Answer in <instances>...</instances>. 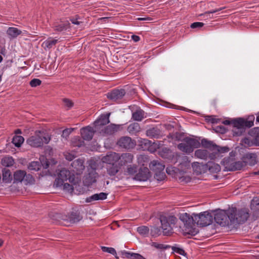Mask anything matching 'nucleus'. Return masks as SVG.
<instances>
[{"label":"nucleus","mask_w":259,"mask_h":259,"mask_svg":"<svg viewBox=\"0 0 259 259\" xmlns=\"http://www.w3.org/2000/svg\"><path fill=\"white\" fill-rule=\"evenodd\" d=\"M124 90H114L112 92L107 94V97L114 101L121 99L125 95Z\"/></svg>","instance_id":"obj_19"},{"label":"nucleus","mask_w":259,"mask_h":259,"mask_svg":"<svg viewBox=\"0 0 259 259\" xmlns=\"http://www.w3.org/2000/svg\"><path fill=\"white\" fill-rule=\"evenodd\" d=\"M149 167L150 169L152 170L155 171V173L163 172L165 167L163 164L156 160H153V161L151 162L149 164Z\"/></svg>","instance_id":"obj_24"},{"label":"nucleus","mask_w":259,"mask_h":259,"mask_svg":"<svg viewBox=\"0 0 259 259\" xmlns=\"http://www.w3.org/2000/svg\"><path fill=\"white\" fill-rule=\"evenodd\" d=\"M201 144L203 147L208 148L213 151H214L216 146L212 141H208L205 139H203L201 140Z\"/></svg>","instance_id":"obj_33"},{"label":"nucleus","mask_w":259,"mask_h":259,"mask_svg":"<svg viewBox=\"0 0 259 259\" xmlns=\"http://www.w3.org/2000/svg\"><path fill=\"white\" fill-rule=\"evenodd\" d=\"M243 160L245 163V165L248 164L252 166L254 165L256 163V155L254 154H246L243 157Z\"/></svg>","instance_id":"obj_26"},{"label":"nucleus","mask_w":259,"mask_h":259,"mask_svg":"<svg viewBox=\"0 0 259 259\" xmlns=\"http://www.w3.org/2000/svg\"><path fill=\"white\" fill-rule=\"evenodd\" d=\"M200 143L196 140L186 137L178 145V148L181 151L187 154L192 152L195 148L199 147Z\"/></svg>","instance_id":"obj_6"},{"label":"nucleus","mask_w":259,"mask_h":259,"mask_svg":"<svg viewBox=\"0 0 259 259\" xmlns=\"http://www.w3.org/2000/svg\"><path fill=\"white\" fill-rule=\"evenodd\" d=\"M174 251L181 255H183L184 256L186 255V253L185 252V250L182 248H176L175 249H174Z\"/></svg>","instance_id":"obj_59"},{"label":"nucleus","mask_w":259,"mask_h":259,"mask_svg":"<svg viewBox=\"0 0 259 259\" xmlns=\"http://www.w3.org/2000/svg\"><path fill=\"white\" fill-rule=\"evenodd\" d=\"M160 232V230L157 227H153L151 229V233L152 235H155L158 234Z\"/></svg>","instance_id":"obj_60"},{"label":"nucleus","mask_w":259,"mask_h":259,"mask_svg":"<svg viewBox=\"0 0 259 259\" xmlns=\"http://www.w3.org/2000/svg\"><path fill=\"white\" fill-rule=\"evenodd\" d=\"M204 25V23L202 22H194L191 24V28H200L202 27Z\"/></svg>","instance_id":"obj_58"},{"label":"nucleus","mask_w":259,"mask_h":259,"mask_svg":"<svg viewBox=\"0 0 259 259\" xmlns=\"http://www.w3.org/2000/svg\"><path fill=\"white\" fill-rule=\"evenodd\" d=\"M72 144L74 147H80L84 144V142L78 137H74L72 140Z\"/></svg>","instance_id":"obj_42"},{"label":"nucleus","mask_w":259,"mask_h":259,"mask_svg":"<svg viewBox=\"0 0 259 259\" xmlns=\"http://www.w3.org/2000/svg\"><path fill=\"white\" fill-rule=\"evenodd\" d=\"M41 81L37 78H34L30 81V85L31 87H36L40 85Z\"/></svg>","instance_id":"obj_51"},{"label":"nucleus","mask_w":259,"mask_h":259,"mask_svg":"<svg viewBox=\"0 0 259 259\" xmlns=\"http://www.w3.org/2000/svg\"><path fill=\"white\" fill-rule=\"evenodd\" d=\"M150 177L149 169L147 167H143L139 168L134 179L139 181H146Z\"/></svg>","instance_id":"obj_15"},{"label":"nucleus","mask_w":259,"mask_h":259,"mask_svg":"<svg viewBox=\"0 0 259 259\" xmlns=\"http://www.w3.org/2000/svg\"><path fill=\"white\" fill-rule=\"evenodd\" d=\"M162 233L164 235H170L172 233L173 226L176 224L177 219L172 215H161L160 217Z\"/></svg>","instance_id":"obj_4"},{"label":"nucleus","mask_w":259,"mask_h":259,"mask_svg":"<svg viewBox=\"0 0 259 259\" xmlns=\"http://www.w3.org/2000/svg\"><path fill=\"white\" fill-rule=\"evenodd\" d=\"M229 151V148L228 147H219L216 145L212 153L215 156V158H216L220 156V154L227 153Z\"/></svg>","instance_id":"obj_32"},{"label":"nucleus","mask_w":259,"mask_h":259,"mask_svg":"<svg viewBox=\"0 0 259 259\" xmlns=\"http://www.w3.org/2000/svg\"><path fill=\"white\" fill-rule=\"evenodd\" d=\"M195 156L198 158L201 159L206 160L207 158L210 159L215 158V156L213 155V153H209V152L204 149H198L195 152Z\"/></svg>","instance_id":"obj_20"},{"label":"nucleus","mask_w":259,"mask_h":259,"mask_svg":"<svg viewBox=\"0 0 259 259\" xmlns=\"http://www.w3.org/2000/svg\"><path fill=\"white\" fill-rule=\"evenodd\" d=\"M21 32H22L20 29H18L17 28L12 27H9L6 31L7 34L11 39L17 37L21 33Z\"/></svg>","instance_id":"obj_27"},{"label":"nucleus","mask_w":259,"mask_h":259,"mask_svg":"<svg viewBox=\"0 0 259 259\" xmlns=\"http://www.w3.org/2000/svg\"><path fill=\"white\" fill-rule=\"evenodd\" d=\"M106 168L107 174L110 176H114L119 171L120 165L116 164H109Z\"/></svg>","instance_id":"obj_28"},{"label":"nucleus","mask_w":259,"mask_h":259,"mask_svg":"<svg viewBox=\"0 0 259 259\" xmlns=\"http://www.w3.org/2000/svg\"><path fill=\"white\" fill-rule=\"evenodd\" d=\"M255 205H259V198H254L251 201V206L252 207Z\"/></svg>","instance_id":"obj_61"},{"label":"nucleus","mask_w":259,"mask_h":259,"mask_svg":"<svg viewBox=\"0 0 259 259\" xmlns=\"http://www.w3.org/2000/svg\"><path fill=\"white\" fill-rule=\"evenodd\" d=\"M73 131V128H66L63 131L62 137L67 139Z\"/></svg>","instance_id":"obj_54"},{"label":"nucleus","mask_w":259,"mask_h":259,"mask_svg":"<svg viewBox=\"0 0 259 259\" xmlns=\"http://www.w3.org/2000/svg\"><path fill=\"white\" fill-rule=\"evenodd\" d=\"M64 156L66 159L69 161L73 160L75 157V155L74 154L69 152L65 153Z\"/></svg>","instance_id":"obj_57"},{"label":"nucleus","mask_w":259,"mask_h":259,"mask_svg":"<svg viewBox=\"0 0 259 259\" xmlns=\"http://www.w3.org/2000/svg\"><path fill=\"white\" fill-rule=\"evenodd\" d=\"M223 162L225 168L228 171L240 170L246 166L243 159V161H235L231 158H228L224 159Z\"/></svg>","instance_id":"obj_9"},{"label":"nucleus","mask_w":259,"mask_h":259,"mask_svg":"<svg viewBox=\"0 0 259 259\" xmlns=\"http://www.w3.org/2000/svg\"><path fill=\"white\" fill-rule=\"evenodd\" d=\"M194 213L190 215L187 213H182L180 214V220L184 223L185 231L187 233L195 235L198 233V231L193 228L195 223Z\"/></svg>","instance_id":"obj_5"},{"label":"nucleus","mask_w":259,"mask_h":259,"mask_svg":"<svg viewBox=\"0 0 259 259\" xmlns=\"http://www.w3.org/2000/svg\"><path fill=\"white\" fill-rule=\"evenodd\" d=\"M3 180L5 183H10L12 180V176L9 169L5 168L3 170Z\"/></svg>","instance_id":"obj_35"},{"label":"nucleus","mask_w":259,"mask_h":259,"mask_svg":"<svg viewBox=\"0 0 259 259\" xmlns=\"http://www.w3.org/2000/svg\"><path fill=\"white\" fill-rule=\"evenodd\" d=\"M213 217L208 211L194 214L195 223L201 226H206L212 222Z\"/></svg>","instance_id":"obj_7"},{"label":"nucleus","mask_w":259,"mask_h":259,"mask_svg":"<svg viewBox=\"0 0 259 259\" xmlns=\"http://www.w3.org/2000/svg\"><path fill=\"white\" fill-rule=\"evenodd\" d=\"M132 117L134 120L141 121L145 117V112L141 109H138L133 113Z\"/></svg>","instance_id":"obj_31"},{"label":"nucleus","mask_w":259,"mask_h":259,"mask_svg":"<svg viewBox=\"0 0 259 259\" xmlns=\"http://www.w3.org/2000/svg\"><path fill=\"white\" fill-rule=\"evenodd\" d=\"M80 178L75 177L74 174L65 169H61L55 180L54 185L57 187L63 186L64 191L71 193L73 191V186L80 182Z\"/></svg>","instance_id":"obj_1"},{"label":"nucleus","mask_w":259,"mask_h":259,"mask_svg":"<svg viewBox=\"0 0 259 259\" xmlns=\"http://www.w3.org/2000/svg\"><path fill=\"white\" fill-rule=\"evenodd\" d=\"M84 161L82 159H77L74 160L71 164V166L72 167V170L73 171V174L75 176V177H78V175L82 172L83 170L84 169Z\"/></svg>","instance_id":"obj_13"},{"label":"nucleus","mask_w":259,"mask_h":259,"mask_svg":"<svg viewBox=\"0 0 259 259\" xmlns=\"http://www.w3.org/2000/svg\"><path fill=\"white\" fill-rule=\"evenodd\" d=\"M223 123L225 125H229L230 124H232V121L226 120L223 121Z\"/></svg>","instance_id":"obj_64"},{"label":"nucleus","mask_w":259,"mask_h":259,"mask_svg":"<svg viewBox=\"0 0 259 259\" xmlns=\"http://www.w3.org/2000/svg\"><path fill=\"white\" fill-rule=\"evenodd\" d=\"M223 9V8H221L219 9H217L213 10L211 11H207V12H205L203 14H201L199 16L202 17L205 20L211 19V18H212V17L210 16L211 14H213L215 12L220 11L222 10Z\"/></svg>","instance_id":"obj_40"},{"label":"nucleus","mask_w":259,"mask_h":259,"mask_svg":"<svg viewBox=\"0 0 259 259\" xmlns=\"http://www.w3.org/2000/svg\"><path fill=\"white\" fill-rule=\"evenodd\" d=\"M80 220L79 216H77L76 218H74L73 219L71 220L73 223H76L78 222Z\"/></svg>","instance_id":"obj_63"},{"label":"nucleus","mask_w":259,"mask_h":259,"mask_svg":"<svg viewBox=\"0 0 259 259\" xmlns=\"http://www.w3.org/2000/svg\"><path fill=\"white\" fill-rule=\"evenodd\" d=\"M58 42V39L52 37H49L42 44V47L45 50L50 49Z\"/></svg>","instance_id":"obj_29"},{"label":"nucleus","mask_w":259,"mask_h":259,"mask_svg":"<svg viewBox=\"0 0 259 259\" xmlns=\"http://www.w3.org/2000/svg\"><path fill=\"white\" fill-rule=\"evenodd\" d=\"M146 135L150 138H158L157 130L155 128H150L147 131Z\"/></svg>","instance_id":"obj_43"},{"label":"nucleus","mask_w":259,"mask_h":259,"mask_svg":"<svg viewBox=\"0 0 259 259\" xmlns=\"http://www.w3.org/2000/svg\"><path fill=\"white\" fill-rule=\"evenodd\" d=\"M98 177V174L95 170V167L92 166V169L90 170L88 174L84 177L83 183L85 185L90 186L96 182Z\"/></svg>","instance_id":"obj_14"},{"label":"nucleus","mask_w":259,"mask_h":259,"mask_svg":"<svg viewBox=\"0 0 259 259\" xmlns=\"http://www.w3.org/2000/svg\"><path fill=\"white\" fill-rule=\"evenodd\" d=\"M120 129V125L119 124H110L108 126L104 127L100 131L99 134L101 136H105L114 134Z\"/></svg>","instance_id":"obj_16"},{"label":"nucleus","mask_w":259,"mask_h":259,"mask_svg":"<svg viewBox=\"0 0 259 259\" xmlns=\"http://www.w3.org/2000/svg\"><path fill=\"white\" fill-rule=\"evenodd\" d=\"M107 194L104 192L97 193L93 195L90 197L88 198L87 201L88 202H91L93 200H104L106 199Z\"/></svg>","instance_id":"obj_30"},{"label":"nucleus","mask_w":259,"mask_h":259,"mask_svg":"<svg viewBox=\"0 0 259 259\" xmlns=\"http://www.w3.org/2000/svg\"><path fill=\"white\" fill-rule=\"evenodd\" d=\"M150 245L158 249H165L169 247L168 245L160 244L156 242H152Z\"/></svg>","instance_id":"obj_44"},{"label":"nucleus","mask_w":259,"mask_h":259,"mask_svg":"<svg viewBox=\"0 0 259 259\" xmlns=\"http://www.w3.org/2000/svg\"><path fill=\"white\" fill-rule=\"evenodd\" d=\"M14 163V160L12 157L7 156L2 159V164L6 167L12 166Z\"/></svg>","instance_id":"obj_37"},{"label":"nucleus","mask_w":259,"mask_h":259,"mask_svg":"<svg viewBox=\"0 0 259 259\" xmlns=\"http://www.w3.org/2000/svg\"><path fill=\"white\" fill-rule=\"evenodd\" d=\"M63 101L64 106L67 107L68 109L71 108L73 106V103L72 102V101L70 100L69 99H64Z\"/></svg>","instance_id":"obj_56"},{"label":"nucleus","mask_w":259,"mask_h":259,"mask_svg":"<svg viewBox=\"0 0 259 259\" xmlns=\"http://www.w3.org/2000/svg\"><path fill=\"white\" fill-rule=\"evenodd\" d=\"M244 129L238 128H233L232 130V132L233 133V135L236 136H239L242 135V134L244 132Z\"/></svg>","instance_id":"obj_53"},{"label":"nucleus","mask_w":259,"mask_h":259,"mask_svg":"<svg viewBox=\"0 0 259 259\" xmlns=\"http://www.w3.org/2000/svg\"><path fill=\"white\" fill-rule=\"evenodd\" d=\"M40 165L39 162L32 161L29 163L28 168L30 170H38L40 169Z\"/></svg>","instance_id":"obj_48"},{"label":"nucleus","mask_w":259,"mask_h":259,"mask_svg":"<svg viewBox=\"0 0 259 259\" xmlns=\"http://www.w3.org/2000/svg\"><path fill=\"white\" fill-rule=\"evenodd\" d=\"M190 160H189V157L186 156H183L180 163L179 168L181 171L186 172L188 169L190 168Z\"/></svg>","instance_id":"obj_23"},{"label":"nucleus","mask_w":259,"mask_h":259,"mask_svg":"<svg viewBox=\"0 0 259 259\" xmlns=\"http://www.w3.org/2000/svg\"><path fill=\"white\" fill-rule=\"evenodd\" d=\"M127 172L129 175L132 176L134 175L135 176L138 172L137 166L135 165H131L128 166L127 169Z\"/></svg>","instance_id":"obj_46"},{"label":"nucleus","mask_w":259,"mask_h":259,"mask_svg":"<svg viewBox=\"0 0 259 259\" xmlns=\"http://www.w3.org/2000/svg\"><path fill=\"white\" fill-rule=\"evenodd\" d=\"M140 127L138 123L131 124L128 127L130 132H138L140 131Z\"/></svg>","instance_id":"obj_45"},{"label":"nucleus","mask_w":259,"mask_h":259,"mask_svg":"<svg viewBox=\"0 0 259 259\" xmlns=\"http://www.w3.org/2000/svg\"><path fill=\"white\" fill-rule=\"evenodd\" d=\"M70 23L68 21H61L56 22L54 25V30L61 32L67 30L69 27Z\"/></svg>","instance_id":"obj_25"},{"label":"nucleus","mask_w":259,"mask_h":259,"mask_svg":"<svg viewBox=\"0 0 259 259\" xmlns=\"http://www.w3.org/2000/svg\"><path fill=\"white\" fill-rule=\"evenodd\" d=\"M95 132V128L94 129L91 126H87L80 130V134L83 140L89 141L91 140Z\"/></svg>","instance_id":"obj_18"},{"label":"nucleus","mask_w":259,"mask_h":259,"mask_svg":"<svg viewBox=\"0 0 259 259\" xmlns=\"http://www.w3.org/2000/svg\"><path fill=\"white\" fill-rule=\"evenodd\" d=\"M110 113H107L106 114H102L96 121H95L94 128L95 132L98 134L100 133V131L105 127L104 125L109 123V117Z\"/></svg>","instance_id":"obj_10"},{"label":"nucleus","mask_w":259,"mask_h":259,"mask_svg":"<svg viewBox=\"0 0 259 259\" xmlns=\"http://www.w3.org/2000/svg\"><path fill=\"white\" fill-rule=\"evenodd\" d=\"M148 158L147 156L140 155L137 158V162L140 165L144 166L148 162Z\"/></svg>","instance_id":"obj_41"},{"label":"nucleus","mask_w":259,"mask_h":259,"mask_svg":"<svg viewBox=\"0 0 259 259\" xmlns=\"http://www.w3.org/2000/svg\"><path fill=\"white\" fill-rule=\"evenodd\" d=\"M230 224H240L245 222L249 217L248 211L246 209L237 210L236 208L229 209Z\"/></svg>","instance_id":"obj_3"},{"label":"nucleus","mask_w":259,"mask_h":259,"mask_svg":"<svg viewBox=\"0 0 259 259\" xmlns=\"http://www.w3.org/2000/svg\"><path fill=\"white\" fill-rule=\"evenodd\" d=\"M80 19L78 16H75L70 19V21L72 24L76 25H79L82 22L80 20Z\"/></svg>","instance_id":"obj_55"},{"label":"nucleus","mask_w":259,"mask_h":259,"mask_svg":"<svg viewBox=\"0 0 259 259\" xmlns=\"http://www.w3.org/2000/svg\"><path fill=\"white\" fill-rule=\"evenodd\" d=\"M138 233L142 235H147L149 233V229L146 226H141L137 228Z\"/></svg>","instance_id":"obj_47"},{"label":"nucleus","mask_w":259,"mask_h":259,"mask_svg":"<svg viewBox=\"0 0 259 259\" xmlns=\"http://www.w3.org/2000/svg\"><path fill=\"white\" fill-rule=\"evenodd\" d=\"M214 219L215 222L222 226H228L230 224L229 209L227 210H219L214 214Z\"/></svg>","instance_id":"obj_8"},{"label":"nucleus","mask_w":259,"mask_h":259,"mask_svg":"<svg viewBox=\"0 0 259 259\" xmlns=\"http://www.w3.org/2000/svg\"><path fill=\"white\" fill-rule=\"evenodd\" d=\"M250 134L253 137L255 144L259 145V127L253 128L251 131Z\"/></svg>","instance_id":"obj_38"},{"label":"nucleus","mask_w":259,"mask_h":259,"mask_svg":"<svg viewBox=\"0 0 259 259\" xmlns=\"http://www.w3.org/2000/svg\"><path fill=\"white\" fill-rule=\"evenodd\" d=\"M119 157V154L114 152H109L107 154L103 156L101 160L103 162L108 164H115L118 161Z\"/></svg>","instance_id":"obj_12"},{"label":"nucleus","mask_w":259,"mask_h":259,"mask_svg":"<svg viewBox=\"0 0 259 259\" xmlns=\"http://www.w3.org/2000/svg\"><path fill=\"white\" fill-rule=\"evenodd\" d=\"M101 249L103 251L109 253L114 255H116V251L114 248L102 246Z\"/></svg>","instance_id":"obj_49"},{"label":"nucleus","mask_w":259,"mask_h":259,"mask_svg":"<svg viewBox=\"0 0 259 259\" xmlns=\"http://www.w3.org/2000/svg\"><path fill=\"white\" fill-rule=\"evenodd\" d=\"M165 177V174L164 172H156L155 174V178L157 179L158 181H162L164 179Z\"/></svg>","instance_id":"obj_52"},{"label":"nucleus","mask_w":259,"mask_h":259,"mask_svg":"<svg viewBox=\"0 0 259 259\" xmlns=\"http://www.w3.org/2000/svg\"><path fill=\"white\" fill-rule=\"evenodd\" d=\"M50 137L41 131H36L34 135L30 136L26 141L27 143L32 147H40L44 144H48Z\"/></svg>","instance_id":"obj_2"},{"label":"nucleus","mask_w":259,"mask_h":259,"mask_svg":"<svg viewBox=\"0 0 259 259\" xmlns=\"http://www.w3.org/2000/svg\"><path fill=\"white\" fill-rule=\"evenodd\" d=\"M132 39L135 41V42H138L140 40V37L136 35H133L132 36Z\"/></svg>","instance_id":"obj_62"},{"label":"nucleus","mask_w":259,"mask_h":259,"mask_svg":"<svg viewBox=\"0 0 259 259\" xmlns=\"http://www.w3.org/2000/svg\"><path fill=\"white\" fill-rule=\"evenodd\" d=\"M119 157L118 165L120 166L125 165L128 163H132L134 158L133 155L129 153H124L121 155L119 154Z\"/></svg>","instance_id":"obj_21"},{"label":"nucleus","mask_w":259,"mask_h":259,"mask_svg":"<svg viewBox=\"0 0 259 259\" xmlns=\"http://www.w3.org/2000/svg\"><path fill=\"white\" fill-rule=\"evenodd\" d=\"M24 141V138L21 136H15L12 142L16 147H20Z\"/></svg>","instance_id":"obj_39"},{"label":"nucleus","mask_w":259,"mask_h":259,"mask_svg":"<svg viewBox=\"0 0 259 259\" xmlns=\"http://www.w3.org/2000/svg\"><path fill=\"white\" fill-rule=\"evenodd\" d=\"M123 254L128 259H146L139 253L124 251Z\"/></svg>","instance_id":"obj_34"},{"label":"nucleus","mask_w":259,"mask_h":259,"mask_svg":"<svg viewBox=\"0 0 259 259\" xmlns=\"http://www.w3.org/2000/svg\"><path fill=\"white\" fill-rule=\"evenodd\" d=\"M14 181L16 182H24L26 184L32 183L33 178L29 174L27 175L24 170H18L14 174Z\"/></svg>","instance_id":"obj_11"},{"label":"nucleus","mask_w":259,"mask_h":259,"mask_svg":"<svg viewBox=\"0 0 259 259\" xmlns=\"http://www.w3.org/2000/svg\"><path fill=\"white\" fill-rule=\"evenodd\" d=\"M254 117L253 116H251L249 117L248 120H244V127H250L253 125V121H254Z\"/></svg>","instance_id":"obj_50"},{"label":"nucleus","mask_w":259,"mask_h":259,"mask_svg":"<svg viewBox=\"0 0 259 259\" xmlns=\"http://www.w3.org/2000/svg\"><path fill=\"white\" fill-rule=\"evenodd\" d=\"M117 144L120 147L127 149L133 148L136 145L135 142L128 137L121 138L117 142Z\"/></svg>","instance_id":"obj_17"},{"label":"nucleus","mask_w":259,"mask_h":259,"mask_svg":"<svg viewBox=\"0 0 259 259\" xmlns=\"http://www.w3.org/2000/svg\"><path fill=\"white\" fill-rule=\"evenodd\" d=\"M191 166L194 173L196 175H200L205 172L206 169V166L202 163L194 162L191 164Z\"/></svg>","instance_id":"obj_22"},{"label":"nucleus","mask_w":259,"mask_h":259,"mask_svg":"<svg viewBox=\"0 0 259 259\" xmlns=\"http://www.w3.org/2000/svg\"><path fill=\"white\" fill-rule=\"evenodd\" d=\"M232 124L233 125V128H238L244 129V119L242 118H238L234 119L232 121Z\"/></svg>","instance_id":"obj_36"}]
</instances>
